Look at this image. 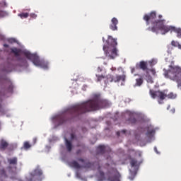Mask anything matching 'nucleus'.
<instances>
[{
	"label": "nucleus",
	"mask_w": 181,
	"mask_h": 181,
	"mask_svg": "<svg viewBox=\"0 0 181 181\" xmlns=\"http://www.w3.org/2000/svg\"><path fill=\"white\" fill-rule=\"evenodd\" d=\"M107 105H108L107 100L101 99L99 95H95L93 100L75 105L67 109L65 112L57 115L52 117V121L54 124L59 127L63 125V124L74 121V118H77L82 114H86V112H90V111H97L100 108L107 107Z\"/></svg>",
	"instance_id": "f257e3e1"
},
{
	"label": "nucleus",
	"mask_w": 181,
	"mask_h": 181,
	"mask_svg": "<svg viewBox=\"0 0 181 181\" xmlns=\"http://www.w3.org/2000/svg\"><path fill=\"white\" fill-rule=\"evenodd\" d=\"M158 20H155L156 19V11H151L150 13L144 16L143 19L145 21L146 26H149L151 24V26L148 27L147 30L154 33H158L160 30L161 35H166L168 32H175V33H177V37L181 39V28L172 25H165L166 20L163 19V16L160 14L158 15Z\"/></svg>",
	"instance_id": "f03ea898"
},
{
	"label": "nucleus",
	"mask_w": 181,
	"mask_h": 181,
	"mask_svg": "<svg viewBox=\"0 0 181 181\" xmlns=\"http://www.w3.org/2000/svg\"><path fill=\"white\" fill-rule=\"evenodd\" d=\"M165 78H170L173 81H176L178 88H181V68L177 66H169V69H163Z\"/></svg>",
	"instance_id": "7ed1b4c3"
},
{
	"label": "nucleus",
	"mask_w": 181,
	"mask_h": 181,
	"mask_svg": "<svg viewBox=\"0 0 181 181\" xmlns=\"http://www.w3.org/2000/svg\"><path fill=\"white\" fill-rule=\"evenodd\" d=\"M106 42L107 43V47L104 45L103 50L105 52L107 57H109L110 59H114L118 56V49L115 47L117 45H118L117 40L109 36L108 40Z\"/></svg>",
	"instance_id": "20e7f679"
},
{
	"label": "nucleus",
	"mask_w": 181,
	"mask_h": 181,
	"mask_svg": "<svg viewBox=\"0 0 181 181\" xmlns=\"http://www.w3.org/2000/svg\"><path fill=\"white\" fill-rule=\"evenodd\" d=\"M24 56L26 57L28 60H30L35 66L42 67V69H48L49 64L45 60L41 59L36 54H32L29 52H24Z\"/></svg>",
	"instance_id": "39448f33"
},
{
	"label": "nucleus",
	"mask_w": 181,
	"mask_h": 181,
	"mask_svg": "<svg viewBox=\"0 0 181 181\" xmlns=\"http://www.w3.org/2000/svg\"><path fill=\"white\" fill-rule=\"evenodd\" d=\"M7 162L9 164L7 167L9 173L16 175V169H18L16 167L18 166V158L13 157L12 158H8Z\"/></svg>",
	"instance_id": "423d86ee"
},
{
	"label": "nucleus",
	"mask_w": 181,
	"mask_h": 181,
	"mask_svg": "<svg viewBox=\"0 0 181 181\" xmlns=\"http://www.w3.org/2000/svg\"><path fill=\"white\" fill-rule=\"evenodd\" d=\"M148 63L150 64L151 67L156 64V62L153 59L148 62L141 61L139 63L136 64V69L137 70H143V71H148V70H149L148 69Z\"/></svg>",
	"instance_id": "0eeeda50"
},
{
	"label": "nucleus",
	"mask_w": 181,
	"mask_h": 181,
	"mask_svg": "<svg viewBox=\"0 0 181 181\" xmlns=\"http://www.w3.org/2000/svg\"><path fill=\"white\" fill-rule=\"evenodd\" d=\"M167 93L168 90L153 91L152 89H150V95L152 98L158 97L160 101H163L167 98Z\"/></svg>",
	"instance_id": "6e6552de"
},
{
	"label": "nucleus",
	"mask_w": 181,
	"mask_h": 181,
	"mask_svg": "<svg viewBox=\"0 0 181 181\" xmlns=\"http://www.w3.org/2000/svg\"><path fill=\"white\" fill-rule=\"evenodd\" d=\"M107 82L110 81V83H119V81H125V78H127V76L124 74L122 75H118L116 74L115 76H112L111 74L107 75Z\"/></svg>",
	"instance_id": "1a4fd4ad"
},
{
	"label": "nucleus",
	"mask_w": 181,
	"mask_h": 181,
	"mask_svg": "<svg viewBox=\"0 0 181 181\" xmlns=\"http://www.w3.org/2000/svg\"><path fill=\"white\" fill-rule=\"evenodd\" d=\"M11 53H13V54L16 56V57H18L17 60L18 62H21V63H26V59L19 57V56H21V49H20L12 48Z\"/></svg>",
	"instance_id": "9d476101"
},
{
	"label": "nucleus",
	"mask_w": 181,
	"mask_h": 181,
	"mask_svg": "<svg viewBox=\"0 0 181 181\" xmlns=\"http://www.w3.org/2000/svg\"><path fill=\"white\" fill-rule=\"evenodd\" d=\"M32 177H35L37 180H39V177L43 175V171L40 168L37 167L31 173Z\"/></svg>",
	"instance_id": "9b49d317"
},
{
	"label": "nucleus",
	"mask_w": 181,
	"mask_h": 181,
	"mask_svg": "<svg viewBox=\"0 0 181 181\" xmlns=\"http://www.w3.org/2000/svg\"><path fill=\"white\" fill-rule=\"evenodd\" d=\"M117 25H118V19L114 17L111 20V23L110 24L109 28L113 31L118 30V26H117Z\"/></svg>",
	"instance_id": "f8f14e48"
},
{
	"label": "nucleus",
	"mask_w": 181,
	"mask_h": 181,
	"mask_svg": "<svg viewBox=\"0 0 181 181\" xmlns=\"http://www.w3.org/2000/svg\"><path fill=\"white\" fill-rule=\"evenodd\" d=\"M78 162L84 163V165L81 166V168H83L84 169H91V168L94 166V164L90 162H86V160L83 158H78Z\"/></svg>",
	"instance_id": "ddd939ff"
},
{
	"label": "nucleus",
	"mask_w": 181,
	"mask_h": 181,
	"mask_svg": "<svg viewBox=\"0 0 181 181\" xmlns=\"http://www.w3.org/2000/svg\"><path fill=\"white\" fill-rule=\"evenodd\" d=\"M121 174L119 173L116 172L114 175L110 176L107 178L108 181H121Z\"/></svg>",
	"instance_id": "4468645a"
},
{
	"label": "nucleus",
	"mask_w": 181,
	"mask_h": 181,
	"mask_svg": "<svg viewBox=\"0 0 181 181\" xmlns=\"http://www.w3.org/2000/svg\"><path fill=\"white\" fill-rule=\"evenodd\" d=\"M130 165L132 168H139V165H141V163L138 162L136 159L134 158H130Z\"/></svg>",
	"instance_id": "2eb2a0df"
},
{
	"label": "nucleus",
	"mask_w": 181,
	"mask_h": 181,
	"mask_svg": "<svg viewBox=\"0 0 181 181\" xmlns=\"http://www.w3.org/2000/svg\"><path fill=\"white\" fill-rule=\"evenodd\" d=\"M65 146L68 152H71L73 150V144L67 139H65Z\"/></svg>",
	"instance_id": "dca6fc26"
},
{
	"label": "nucleus",
	"mask_w": 181,
	"mask_h": 181,
	"mask_svg": "<svg viewBox=\"0 0 181 181\" xmlns=\"http://www.w3.org/2000/svg\"><path fill=\"white\" fill-rule=\"evenodd\" d=\"M106 149H107V146L100 145L97 148V153L99 155H103V153H105Z\"/></svg>",
	"instance_id": "f3484780"
},
{
	"label": "nucleus",
	"mask_w": 181,
	"mask_h": 181,
	"mask_svg": "<svg viewBox=\"0 0 181 181\" xmlns=\"http://www.w3.org/2000/svg\"><path fill=\"white\" fill-rule=\"evenodd\" d=\"M69 165L71 168H74V169H81V165H80L76 160L70 161Z\"/></svg>",
	"instance_id": "a211bd4d"
},
{
	"label": "nucleus",
	"mask_w": 181,
	"mask_h": 181,
	"mask_svg": "<svg viewBox=\"0 0 181 181\" xmlns=\"http://www.w3.org/2000/svg\"><path fill=\"white\" fill-rule=\"evenodd\" d=\"M6 84L8 86V88L5 89V91L7 93H13V85L12 84V82L7 81Z\"/></svg>",
	"instance_id": "6ab92c4d"
},
{
	"label": "nucleus",
	"mask_w": 181,
	"mask_h": 181,
	"mask_svg": "<svg viewBox=\"0 0 181 181\" xmlns=\"http://www.w3.org/2000/svg\"><path fill=\"white\" fill-rule=\"evenodd\" d=\"M143 83H144V79L142 78H136L134 87H141V86H142Z\"/></svg>",
	"instance_id": "aec40b11"
},
{
	"label": "nucleus",
	"mask_w": 181,
	"mask_h": 181,
	"mask_svg": "<svg viewBox=\"0 0 181 181\" xmlns=\"http://www.w3.org/2000/svg\"><path fill=\"white\" fill-rule=\"evenodd\" d=\"M6 148H8V142L5 141V140H1L0 149H6Z\"/></svg>",
	"instance_id": "412c9836"
},
{
	"label": "nucleus",
	"mask_w": 181,
	"mask_h": 181,
	"mask_svg": "<svg viewBox=\"0 0 181 181\" xmlns=\"http://www.w3.org/2000/svg\"><path fill=\"white\" fill-rule=\"evenodd\" d=\"M146 80L147 83H150V84L153 83V78H152V76L148 74V71H146Z\"/></svg>",
	"instance_id": "4be33fe9"
},
{
	"label": "nucleus",
	"mask_w": 181,
	"mask_h": 181,
	"mask_svg": "<svg viewBox=\"0 0 181 181\" xmlns=\"http://www.w3.org/2000/svg\"><path fill=\"white\" fill-rule=\"evenodd\" d=\"M177 95H176V93H173V92L170 93H167V98L170 99V100H175V98H176Z\"/></svg>",
	"instance_id": "5701e85b"
},
{
	"label": "nucleus",
	"mask_w": 181,
	"mask_h": 181,
	"mask_svg": "<svg viewBox=\"0 0 181 181\" xmlns=\"http://www.w3.org/2000/svg\"><path fill=\"white\" fill-rule=\"evenodd\" d=\"M21 19H26V18H29V14L28 13H21L18 14Z\"/></svg>",
	"instance_id": "b1692460"
},
{
	"label": "nucleus",
	"mask_w": 181,
	"mask_h": 181,
	"mask_svg": "<svg viewBox=\"0 0 181 181\" xmlns=\"http://www.w3.org/2000/svg\"><path fill=\"white\" fill-rule=\"evenodd\" d=\"M0 176H1L2 177H8L6 170H5L4 168L0 169Z\"/></svg>",
	"instance_id": "393cba45"
},
{
	"label": "nucleus",
	"mask_w": 181,
	"mask_h": 181,
	"mask_svg": "<svg viewBox=\"0 0 181 181\" xmlns=\"http://www.w3.org/2000/svg\"><path fill=\"white\" fill-rule=\"evenodd\" d=\"M96 77H97V81H101L102 80H105V78H107V76L105 75H98L96 74Z\"/></svg>",
	"instance_id": "a878e982"
},
{
	"label": "nucleus",
	"mask_w": 181,
	"mask_h": 181,
	"mask_svg": "<svg viewBox=\"0 0 181 181\" xmlns=\"http://www.w3.org/2000/svg\"><path fill=\"white\" fill-rule=\"evenodd\" d=\"M129 124H132V125L136 124V119H135V117H131L129 119Z\"/></svg>",
	"instance_id": "bb28decb"
},
{
	"label": "nucleus",
	"mask_w": 181,
	"mask_h": 181,
	"mask_svg": "<svg viewBox=\"0 0 181 181\" xmlns=\"http://www.w3.org/2000/svg\"><path fill=\"white\" fill-rule=\"evenodd\" d=\"M32 145H30V144H29V141H25L24 144H23V148L24 149H29L30 148H31Z\"/></svg>",
	"instance_id": "cd10ccee"
},
{
	"label": "nucleus",
	"mask_w": 181,
	"mask_h": 181,
	"mask_svg": "<svg viewBox=\"0 0 181 181\" xmlns=\"http://www.w3.org/2000/svg\"><path fill=\"white\" fill-rule=\"evenodd\" d=\"M153 134H155V130H153V129L148 130V132L146 133V136L148 138H151V136H152V135H153Z\"/></svg>",
	"instance_id": "c85d7f7f"
},
{
	"label": "nucleus",
	"mask_w": 181,
	"mask_h": 181,
	"mask_svg": "<svg viewBox=\"0 0 181 181\" xmlns=\"http://www.w3.org/2000/svg\"><path fill=\"white\" fill-rule=\"evenodd\" d=\"M98 170L102 179H105V174H104V172L101 171V167L98 166Z\"/></svg>",
	"instance_id": "c756f323"
},
{
	"label": "nucleus",
	"mask_w": 181,
	"mask_h": 181,
	"mask_svg": "<svg viewBox=\"0 0 181 181\" xmlns=\"http://www.w3.org/2000/svg\"><path fill=\"white\" fill-rule=\"evenodd\" d=\"M171 45L173 46L174 47H177V46L179 45V42L173 40L171 42Z\"/></svg>",
	"instance_id": "7c9ffc66"
},
{
	"label": "nucleus",
	"mask_w": 181,
	"mask_h": 181,
	"mask_svg": "<svg viewBox=\"0 0 181 181\" xmlns=\"http://www.w3.org/2000/svg\"><path fill=\"white\" fill-rule=\"evenodd\" d=\"M76 146L77 148H82V149H84V148H86V145H84V143H78Z\"/></svg>",
	"instance_id": "2f4dec72"
},
{
	"label": "nucleus",
	"mask_w": 181,
	"mask_h": 181,
	"mask_svg": "<svg viewBox=\"0 0 181 181\" xmlns=\"http://www.w3.org/2000/svg\"><path fill=\"white\" fill-rule=\"evenodd\" d=\"M126 132H127V130L123 129L121 132H117V136H119V135H121V134H126Z\"/></svg>",
	"instance_id": "473e14b6"
},
{
	"label": "nucleus",
	"mask_w": 181,
	"mask_h": 181,
	"mask_svg": "<svg viewBox=\"0 0 181 181\" xmlns=\"http://www.w3.org/2000/svg\"><path fill=\"white\" fill-rule=\"evenodd\" d=\"M30 18H33V19H36L37 18V15L35 14V13H32L30 15Z\"/></svg>",
	"instance_id": "72a5a7b5"
},
{
	"label": "nucleus",
	"mask_w": 181,
	"mask_h": 181,
	"mask_svg": "<svg viewBox=\"0 0 181 181\" xmlns=\"http://www.w3.org/2000/svg\"><path fill=\"white\" fill-rule=\"evenodd\" d=\"M76 155H81V149H78L77 151H76Z\"/></svg>",
	"instance_id": "f704fd0d"
},
{
	"label": "nucleus",
	"mask_w": 181,
	"mask_h": 181,
	"mask_svg": "<svg viewBox=\"0 0 181 181\" xmlns=\"http://www.w3.org/2000/svg\"><path fill=\"white\" fill-rule=\"evenodd\" d=\"M74 138H76V135H74V134H71V139H74Z\"/></svg>",
	"instance_id": "c9c22d12"
},
{
	"label": "nucleus",
	"mask_w": 181,
	"mask_h": 181,
	"mask_svg": "<svg viewBox=\"0 0 181 181\" xmlns=\"http://www.w3.org/2000/svg\"><path fill=\"white\" fill-rule=\"evenodd\" d=\"M134 71H135V67H132L131 68V73L134 74Z\"/></svg>",
	"instance_id": "e433bc0d"
},
{
	"label": "nucleus",
	"mask_w": 181,
	"mask_h": 181,
	"mask_svg": "<svg viewBox=\"0 0 181 181\" xmlns=\"http://www.w3.org/2000/svg\"><path fill=\"white\" fill-rule=\"evenodd\" d=\"M151 71L153 75L156 74V71H155V69H151Z\"/></svg>",
	"instance_id": "4c0bfd02"
},
{
	"label": "nucleus",
	"mask_w": 181,
	"mask_h": 181,
	"mask_svg": "<svg viewBox=\"0 0 181 181\" xmlns=\"http://www.w3.org/2000/svg\"><path fill=\"white\" fill-rule=\"evenodd\" d=\"M103 71V69L100 67L98 68V73H101Z\"/></svg>",
	"instance_id": "58836bf2"
},
{
	"label": "nucleus",
	"mask_w": 181,
	"mask_h": 181,
	"mask_svg": "<svg viewBox=\"0 0 181 181\" xmlns=\"http://www.w3.org/2000/svg\"><path fill=\"white\" fill-rule=\"evenodd\" d=\"M154 151L156 153H159V151H158V148H156V146L154 147Z\"/></svg>",
	"instance_id": "ea45409f"
},
{
	"label": "nucleus",
	"mask_w": 181,
	"mask_h": 181,
	"mask_svg": "<svg viewBox=\"0 0 181 181\" xmlns=\"http://www.w3.org/2000/svg\"><path fill=\"white\" fill-rule=\"evenodd\" d=\"M177 47H178V49H180V50H181V44H180V43L178 42V45H177Z\"/></svg>",
	"instance_id": "a19ab883"
},
{
	"label": "nucleus",
	"mask_w": 181,
	"mask_h": 181,
	"mask_svg": "<svg viewBox=\"0 0 181 181\" xmlns=\"http://www.w3.org/2000/svg\"><path fill=\"white\" fill-rule=\"evenodd\" d=\"M4 47H9V45H8V44H4Z\"/></svg>",
	"instance_id": "79ce46f5"
},
{
	"label": "nucleus",
	"mask_w": 181,
	"mask_h": 181,
	"mask_svg": "<svg viewBox=\"0 0 181 181\" xmlns=\"http://www.w3.org/2000/svg\"><path fill=\"white\" fill-rule=\"evenodd\" d=\"M4 71H6V73H9V71H11V70L5 69Z\"/></svg>",
	"instance_id": "37998d69"
},
{
	"label": "nucleus",
	"mask_w": 181,
	"mask_h": 181,
	"mask_svg": "<svg viewBox=\"0 0 181 181\" xmlns=\"http://www.w3.org/2000/svg\"><path fill=\"white\" fill-rule=\"evenodd\" d=\"M134 175H136V171H134Z\"/></svg>",
	"instance_id": "c03bdc74"
},
{
	"label": "nucleus",
	"mask_w": 181,
	"mask_h": 181,
	"mask_svg": "<svg viewBox=\"0 0 181 181\" xmlns=\"http://www.w3.org/2000/svg\"><path fill=\"white\" fill-rule=\"evenodd\" d=\"M129 179H130L131 180H134V178H132L131 177H129Z\"/></svg>",
	"instance_id": "a18cd8bd"
},
{
	"label": "nucleus",
	"mask_w": 181,
	"mask_h": 181,
	"mask_svg": "<svg viewBox=\"0 0 181 181\" xmlns=\"http://www.w3.org/2000/svg\"><path fill=\"white\" fill-rule=\"evenodd\" d=\"M34 142H35V143L36 142V139H34Z\"/></svg>",
	"instance_id": "49530a36"
},
{
	"label": "nucleus",
	"mask_w": 181,
	"mask_h": 181,
	"mask_svg": "<svg viewBox=\"0 0 181 181\" xmlns=\"http://www.w3.org/2000/svg\"><path fill=\"white\" fill-rule=\"evenodd\" d=\"M11 42H15V40H11Z\"/></svg>",
	"instance_id": "de8ad7c7"
},
{
	"label": "nucleus",
	"mask_w": 181,
	"mask_h": 181,
	"mask_svg": "<svg viewBox=\"0 0 181 181\" xmlns=\"http://www.w3.org/2000/svg\"><path fill=\"white\" fill-rule=\"evenodd\" d=\"M28 181H32V178H30Z\"/></svg>",
	"instance_id": "09e8293b"
},
{
	"label": "nucleus",
	"mask_w": 181,
	"mask_h": 181,
	"mask_svg": "<svg viewBox=\"0 0 181 181\" xmlns=\"http://www.w3.org/2000/svg\"><path fill=\"white\" fill-rule=\"evenodd\" d=\"M159 104H162V103H160V101H159Z\"/></svg>",
	"instance_id": "8fccbe9b"
}]
</instances>
